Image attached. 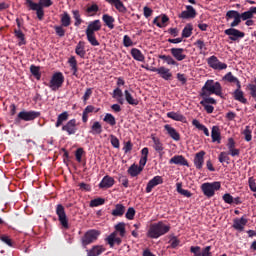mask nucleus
Segmentation results:
<instances>
[{"label":"nucleus","instance_id":"f257e3e1","mask_svg":"<svg viewBox=\"0 0 256 256\" xmlns=\"http://www.w3.org/2000/svg\"><path fill=\"white\" fill-rule=\"evenodd\" d=\"M24 6L30 11H36L37 19L43 21L45 13L44 8L53 6L52 0H39V3H35L33 0H24Z\"/></svg>","mask_w":256,"mask_h":256},{"label":"nucleus","instance_id":"f03ea898","mask_svg":"<svg viewBox=\"0 0 256 256\" xmlns=\"http://www.w3.org/2000/svg\"><path fill=\"white\" fill-rule=\"evenodd\" d=\"M223 88L219 82H215L214 80H207L204 83V86L201 89V93H199L200 97H209L215 94L218 97L223 95Z\"/></svg>","mask_w":256,"mask_h":256},{"label":"nucleus","instance_id":"7ed1b4c3","mask_svg":"<svg viewBox=\"0 0 256 256\" xmlns=\"http://www.w3.org/2000/svg\"><path fill=\"white\" fill-rule=\"evenodd\" d=\"M171 230L170 225L165 224L163 221L150 224L147 236L150 239H159Z\"/></svg>","mask_w":256,"mask_h":256},{"label":"nucleus","instance_id":"20e7f679","mask_svg":"<svg viewBox=\"0 0 256 256\" xmlns=\"http://www.w3.org/2000/svg\"><path fill=\"white\" fill-rule=\"evenodd\" d=\"M254 18V15L251 14L250 12L246 11L243 12L242 14H239L237 10H229L226 12V20H233V22L230 24V27H238V25L241 24V20L246 21V20H251Z\"/></svg>","mask_w":256,"mask_h":256},{"label":"nucleus","instance_id":"39448f33","mask_svg":"<svg viewBox=\"0 0 256 256\" xmlns=\"http://www.w3.org/2000/svg\"><path fill=\"white\" fill-rule=\"evenodd\" d=\"M221 188L220 182H204L201 185V191L204 196L208 199L213 198L216 191H219Z\"/></svg>","mask_w":256,"mask_h":256},{"label":"nucleus","instance_id":"423d86ee","mask_svg":"<svg viewBox=\"0 0 256 256\" xmlns=\"http://www.w3.org/2000/svg\"><path fill=\"white\" fill-rule=\"evenodd\" d=\"M40 112H36V111H22L19 112L16 119H14V121L16 122V124H20V122L22 121H34L37 118H40Z\"/></svg>","mask_w":256,"mask_h":256},{"label":"nucleus","instance_id":"0eeeda50","mask_svg":"<svg viewBox=\"0 0 256 256\" xmlns=\"http://www.w3.org/2000/svg\"><path fill=\"white\" fill-rule=\"evenodd\" d=\"M101 235V231L91 229L86 231L84 236L81 238L82 246H88L90 244H93L98 240V237Z\"/></svg>","mask_w":256,"mask_h":256},{"label":"nucleus","instance_id":"6e6552de","mask_svg":"<svg viewBox=\"0 0 256 256\" xmlns=\"http://www.w3.org/2000/svg\"><path fill=\"white\" fill-rule=\"evenodd\" d=\"M55 213L58 216V221H59L60 225L62 226V228L64 230H69V228H70L69 219H67L65 207L62 206V204H58L55 208Z\"/></svg>","mask_w":256,"mask_h":256},{"label":"nucleus","instance_id":"1a4fd4ad","mask_svg":"<svg viewBox=\"0 0 256 256\" xmlns=\"http://www.w3.org/2000/svg\"><path fill=\"white\" fill-rule=\"evenodd\" d=\"M145 70L150 71L152 73H157L161 76L163 80L169 81L173 78V73L170 72L169 68H166L165 66H161L160 68L156 67H146L142 66Z\"/></svg>","mask_w":256,"mask_h":256},{"label":"nucleus","instance_id":"9d476101","mask_svg":"<svg viewBox=\"0 0 256 256\" xmlns=\"http://www.w3.org/2000/svg\"><path fill=\"white\" fill-rule=\"evenodd\" d=\"M64 82H65V76H63L61 72L54 73L52 80H50L49 87L53 91H56L57 89L62 87Z\"/></svg>","mask_w":256,"mask_h":256},{"label":"nucleus","instance_id":"9b49d317","mask_svg":"<svg viewBox=\"0 0 256 256\" xmlns=\"http://www.w3.org/2000/svg\"><path fill=\"white\" fill-rule=\"evenodd\" d=\"M207 64L211 68H213L215 70H219V71L225 70L228 67L226 63L220 62L218 57H216V56H212V57L208 58Z\"/></svg>","mask_w":256,"mask_h":256},{"label":"nucleus","instance_id":"f8f14e48","mask_svg":"<svg viewBox=\"0 0 256 256\" xmlns=\"http://www.w3.org/2000/svg\"><path fill=\"white\" fill-rule=\"evenodd\" d=\"M224 34L229 36L230 41H238L239 39L245 37V32L239 31L234 27L226 29Z\"/></svg>","mask_w":256,"mask_h":256},{"label":"nucleus","instance_id":"ddd939ff","mask_svg":"<svg viewBox=\"0 0 256 256\" xmlns=\"http://www.w3.org/2000/svg\"><path fill=\"white\" fill-rule=\"evenodd\" d=\"M196 16H197V11L191 5L186 6V10H184L183 12H181V14H179V18L183 20L195 19Z\"/></svg>","mask_w":256,"mask_h":256},{"label":"nucleus","instance_id":"4468645a","mask_svg":"<svg viewBox=\"0 0 256 256\" xmlns=\"http://www.w3.org/2000/svg\"><path fill=\"white\" fill-rule=\"evenodd\" d=\"M247 223H249V220L246 218V216L235 218L233 220V228L238 232H242L243 230H245Z\"/></svg>","mask_w":256,"mask_h":256},{"label":"nucleus","instance_id":"2eb2a0df","mask_svg":"<svg viewBox=\"0 0 256 256\" xmlns=\"http://www.w3.org/2000/svg\"><path fill=\"white\" fill-rule=\"evenodd\" d=\"M62 131L67 132L68 135H75L77 132L76 119L73 118L62 126Z\"/></svg>","mask_w":256,"mask_h":256},{"label":"nucleus","instance_id":"dca6fc26","mask_svg":"<svg viewBox=\"0 0 256 256\" xmlns=\"http://www.w3.org/2000/svg\"><path fill=\"white\" fill-rule=\"evenodd\" d=\"M205 151H199L196 156H194V160H193V163H194V167H196V169L198 171H201L202 170V167H203V164L205 163Z\"/></svg>","mask_w":256,"mask_h":256},{"label":"nucleus","instance_id":"f3484780","mask_svg":"<svg viewBox=\"0 0 256 256\" xmlns=\"http://www.w3.org/2000/svg\"><path fill=\"white\" fill-rule=\"evenodd\" d=\"M170 53L172 57L178 62H182L187 59V55L184 54V48H172L170 49Z\"/></svg>","mask_w":256,"mask_h":256},{"label":"nucleus","instance_id":"a211bd4d","mask_svg":"<svg viewBox=\"0 0 256 256\" xmlns=\"http://www.w3.org/2000/svg\"><path fill=\"white\" fill-rule=\"evenodd\" d=\"M102 24L101 20H93L88 24L85 34H95V32L101 31Z\"/></svg>","mask_w":256,"mask_h":256},{"label":"nucleus","instance_id":"6ab92c4d","mask_svg":"<svg viewBox=\"0 0 256 256\" xmlns=\"http://www.w3.org/2000/svg\"><path fill=\"white\" fill-rule=\"evenodd\" d=\"M162 183H164V181L162 180L161 176H155L154 178L150 179L148 184H147V188H145V192L147 193H151V191L157 187L158 185H162Z\"/></svg>","mask_w":256,"mask_h":256},{"label":"nucleus","instance_id":"aec40b11","mask_svg":"<svg viewBox=\"0 0 256 256\" xmlns=\"http://www.w3.org/2000/svg\"><path fill=\"white\" fill-rule=\"evenodd\" d=\"M168 163L170 165L175 164L179 166L189 167L188 160L185 159L182 155H175L170 159V161H168Z\"/></svg>","mask_w":256,"mask_h":256},{"label":"nucleus","instance_id":"412c9836","mask_svg":"<svg viewBox=\"0 0 256 256\" xmlns=\"http://www.w3.org/2000/svg\"><path fill=\"white\" fill-rule=\"evenodd\" d=\"M113 185H115V179L109 175H106L103 177L102 181H100L99 188L108 189V188H112Z\"/></svg>","mask_w":256,"mask_h":256},{"label":"nucleus","instance_id":"4be33fe9","mask_svg":"<svg viewBox=\"0 0 256 256\" xmlns=\"http://www.w3.org/2000/svg\"><path fill=\"white\" fill-rule=\"evenodd\" d=\"M233 98L240 104H247V98H245V93L241 90V87H237V89L234 90Z\"/></svg>","mask_w":256,"mask_h":256},{"label":"nucleus","instance_id":"5701e85b","mask_svg":"<svg viewBox=\"0 0 256 256\" xmlns=\"http://www.w3.org/2000/svg\"><path fill=\"white\" fill-rule=\"evenodd\" d=\"M106 251V248L102 245H95L93 248L86 250L88 252V256H99L102 255Z\"/></svg>","mask_w":256,"mask_h":256},{"label":"nucleus","instance_id":"b1692460","mask_svg":"<svg viewBox=\"0 0 256 256\" xmlns=\"http://www.w3.org/2000/svg\"><path fill=\"white\" fill-rule=\"evenodd\" d=\"M125 212H126V207L123 204L118 203L114 205V209L112 210L111 214L114 217H123Z\"/></svg>","mask_w":256,"mask_h":256},{"label":"nucleus","instance_id":"393cba45","mask_svg":"<svg viewBox=\"0 0 256 256\" xmlns=\"http://www.w3.org/2000/svg\"><path fill=\"white\" fill-rule=\"evenodd\" d=\"M99 109H96L93 105H88L82 112V122L87 123L90 113H98Z\"/></svg>","mask_w":256,"mask_h":256},{"label":"nucleus","instance_id":"a878e982","mask_svg":"<svg viewBox=\"0 0 256 256\" xmlns=\"http://www.w3.org/2000/svg\"><path fill=\"white\" fill-rule=\"evenodd\" d=\"M165 130L168 136L171 137V139H174V141L176 142L180 141V134L176 129L172 128L169 124H166Z\"/></svg>","mask_w":256,"mask_h":256},{"label":"nucleus","instance_id":"bb28decb","mask_svg":"<svg viewBox=\"0 0 256 256\" xmlns=\"http://www.w3.org/2000/svg\"><path fill=\"white\" fill-rule=\"evenodd\" d=\"M75 54L81 59H85V55H87V51H85V42L80 41L77 43L75 48Z\"/></svg>","mask_w":256,"mask_h":256},{"label":"nucleus","instance_id":"cd10ccee","mask_svg":"<svg viewBox=\"0 0 256 256\" xmlns=\"http://www.w3.org/2000/svg\"><path fill=\"white\" fill-rule=\"evenodd\" d=\"M106 2H108V4H111L114 7H116L118 12H120V13H126L128 11L126 9V6L124 5V3L121 0H106Z\"/></svg>","mask_w":256,"mask_h":256},{"label":"nucleus","instance_id":"c85d7f7f","mask_svg":"<svg viewBox=\"0 0 256 256\" xmlns=\"http://www.w3.org/2000/svg\"><path fill=\"white\" fill-rule=\"evenodd\" d=\"M166 116L167 118L173 119L174 121L183 123L187 122V118H185V116L180 112H167Z\"/></svg>","mask_w":256,"mask_h":256},{"label":"nucleus","instance_id":"c756f323","mask_svg":"<svg viewBox=\"0 0 256 256\" xmlns=\"http://www.w3.org/2000/svg\"><path fill=\"white\" fill-rule=\"evenodd\" d=\"M71 16L66 11L63 12V14H60V26L61 27H70L71 26Z\"/></svg>","mask_w":256,"mask_h":256},{"label":"nucleus","instance_id":"7c9ffc66","mask_svg":"<svg viewBox=\"0 0 256 256\" xmlns=\"http://www.w3.org/2000/svg\"><path fill=\"white\" fill-rule=\"evenodd\" d=\"M211 138H212V143H217V144L221 143V133L218 126L212 127Z\"/></svg>","mask_w":256,"mask_h":256},{"label":"nucleus","instance_id":"2f4dec72","mask_svg":"<svg viewBox=\"0 0 256 256\" xmlns=\"http://www.w3.org/2000/svg\"><path fill=\"white\" fill-rule=\"evenodd\" d=\"M192 249H198L197 250V254L199 256H213V253L211 252L212 247L211 246H206L204 248H202L200 246H192Z\"/></svg>","mask_w":256,"mask_h":256},{"label":"nucleus","instance_id":"473e14b6","mask_svg":"<svg viewBox=\"0 0 256 256\" xmlns=\"http://www.w3.org/2000/svg\"><path fill=\"white\" fill-rule=\"evenodd\" d=\"M102 20L104 24L109 28V30H113L115 28V18L109 14H103Z\"/></svg>","mask_w":256,"mask_h":256},{"label":"nucleus","instance_id":"72a5a7b5","mask_svg":"<svg viewBox=\"0 0 256 256\" xmlns=\"http://www.w3.org/2000/svg\"><path fill=\"white\" fill-rule=\"evenodd\" d=\"M112 98L116 99V101L118 102V104L123 105L125 100L123 98V90L120 89V87H117L113 90L112 93Z\"/></svg>","mask_w":256,"mask_h":256},{"label":"nucleus","instance_id":"f704fd0d","mask_svg":"<svg viewBox=\"0 0 256 256\" xmlns=\"http://www.w3.org/2000/svg\"><path fill=\"white\" fill-rule=\"evenodd\" d=\"M103 132V128H102V125H101V122H93V125H91L90 127V131L89 133L91 135H101Z\"/></svg>","mask_w":256,"mask_h":256},{"label":"nucleus","instance_id":"c9c22d12","mask_svg":"<svg viewBox=\"0 0 256 256\" xmlns=\"http://www.w3.org/2000/svg\"><path fill=\"white\" fill-rule=\"evenodd\" d=\"M144 168L138 166L137 164H132L127 170V174H129L131 177H137L139 174L142 173Z\"/></svg>","mask_w":256,"mask_h":256},{"label":"nucleus","instance_id":"e433bc0d","mask_svg":"<svg viewBox=\"0 0 256 256\" xmlns=\"http://www.w3.org/2000/svg\"><path fill=\"white\" fill-rule=\"evenodd\" d=\"M116 236L117 233L113 232L112 234H109V236L106 238L109 246L113 247L115 244L120 245L122 243L121 238H117Z\"/></svg>","mask_w":256,"mask_h":256},{"label":"nucleus","instance_id":"4c0bfd02","mask_svg":"<svg viewBox=\"0 0 256 256\" xmlns=\"http://www.w3.org/2000/svg\"><path fill=\"white\" fill-rule=\"evenodd\" d=\"M192 125L196 127L199 131H202L207 137L210 136L209 129L206 128L204 124H201L200 121H198L197 119H193Z\"/></svg>","mask_w":256,"mask_h":256},{"label":"nucleus","instance_id":"58836bf2","mask_svg":"<svg viewBox=\"0 0 256 256\" xmlns=\"http://www.w3.org/2000/svg\"><path fill=\"white\" fill-rule=\"evenodd\" d=\"M148 153H149L148 147H144L142 149V157L139 160V166L138 167L144 169V167L146 166L147 161H148Z\"/></svg>","mask_w":256,"mask_h":256},{"label":"nucleus","instance_id":"ea45409f","mask_svg":"<svg viewBox=\"0 0 256 256\" xmlns=\"http://www.w3.org/2000/svg\"><path fill=\"white\" fill-rule=\"evenodd\" d=\"M130 54L134 60L144 62V55L138 48H132Z\"/></svg>","mask_w":256,"mask_h":256},{"label":"nucleus","instance_id":"a19ab883","mask_svg":"<svg viewBox=\"0 0 256 256\" xmlns=\"http://www.w3.org/2000/svg\"><path fill=\"white\" fill-rule=\"evenodd\" d=\"M69 120V113L62 112L58 115L57 122H55V128H59L63 125V122Z\"/></svg>","mask_w":256,"mask_h":256},{"label":"nucleus","instance_id":"79ce46f5","mask_svg":"<svg viewBox=\"0 0 256 256\" xmlns=\"http://www.w3.org/2000/svg\"><path fill=\"white\" fill-rule=\"evenodd\" d=\"M158 59H161L167 63V65H174V66H179V63L177 60L173 58V56L170 55H160L158 56Z\"/></svg>","mask_w":256,"mask_h":256},{"label":"nucleus","instance_id":"37998d69","mask_svg":"<svg viewBox=\"0 0 256 256\" xmlns=\"http://www.w3.org/2000/svg\"><path fill=\"white\" fill-rule=\"evenodd\" d=\"M14 36L19 40L18 46L26 45L25 34H23L21 29H14Z\"/></svg>","mask_w":256,"mask_h":256},{"label":"nucleus","instance_id":"c03bdc74","mask_svg":"<svg viewBox=\"0 0 256 256\" xmlns=\"http://www.w3.org/2000/svg\"><path fill=\"white\" fill-rule=\"evenodd\" d=\"M125 101L127 104L131 106H137L139 104L138 99L133 98V96L130 94L129 90H125Z\"/></svg>","mask_w":256,"mask_h":256},{"label":"nucleus","instance_id":"a18cd8bd","mask_svg":"<svg viewBox=\"0 0 256 256\" xmlns=\"http://www.w3.org/2000/svg\"><path fill=\"white\" fill-rule=\"evenodd\" d=\"M224 80L228 81L229 83H235L237 88H241V82L236 76H233L232 72L226 73Z\"/></svg>","mask_w":256,"mask_h":256},{"label":"nucleus","instance_id":"49530a36","mask_svg":"<svg viewBox=\"0 0 256 256\" xmlns=\"http://www.w3.org/2000/svg\"><path fill=\"white\" fill-rule=\"evenodd\" d=\"M176 191H178V193L180 195H183L186 198H191L192 197V193L191 192H189L188 190L182 188V183H177L176 184Z\"/></svg>","mask_w":256,"mask_h":256},{"label":"nucleus","instance_id":"de8ad7c7","mask_svg":"<svg viewBox=\"0 0 256 256\" xmlns=\"http://www.w3.org/2000/svg\"><path fill=\"white\" fill-rule=\"evenodd\" d=\"M68 64L71 67V71L73 72V76L77 77V60L75 56H71L70 59H68Z\"/></svg>","mask_w":256,"mask_h":256},{"label":"nucleus","instance_id":"09e8293b","mask_svg":"<svg viewBox=\"0 0 256 256\" xmlns=\"http://www.w3.org/2000/svg\"><path fill=\"white\" fill-rule=\"evenodd\" d=\"M193 26L192 24H186L183 31L181 32V37L189 38L192 36Z\"/></svg>","mask_w":256,"mask_h":256},{"label":"nucleus","instance_id":"8fccbe9b","mask_svg":"<svg viewBox=\"0 0 256 256\" xmlns=\"http://www.w3.org/2000/svg\"><path fill=\"white\" fill-rule=\"evenodd\" d=\"M86 39H88V42L93 47H98L99 42L97 38L95 37V33H86Z\"/></svg>","mask_w":256,"mask_h":256},{"label":"nucleus","instance_id":"3c124183","mask_svg":"<svg viewBox=\"0 0 256 256\" xmlns=\"http://www.w3.org/2000/svg\"><path fill=\"white\" fill-rule=\"evenodd\" d=\"M103 121L106 122L109 126L113 127L116 125V118L115 116H113L110 113H107L104 118Z\"/></svg>","mask_w":256,"mask_h":256},{"label":"nucleus","instance_id":"603ef678","mask_svg":"<svg viewBox=\"0 0 256 256\" xmlns=\"http://www.w3.org/2000/svg\"><path fill=\"white\" fill-rule=\"evenodd\" d=\"M0 240L8 247H15V242H13L12 239L6 234L0 235Z\"/></svg>","mask_w":256,"mask_h":256},{"label":"nucleus","instance_id":"864d4df0","mask_svg":"<svg viewBox=\"0 0 256 256\" xmlns=\"http://www.w3.org/2000/svg\"><path fill=\"white\" fill-rule=\"evenodd\" d=\"M73 19H75V27H80L81 23H83V20L80 16L79 10H72Z\"/></svg>","mask_w":256,"mask_h":256},{"label":"nucleus","instance_id":"5fc2aeb1","mask_svg":"<svg viewBox=\"0 0 256 256\" xmlns=\"http://www.w3.org/2000/svg\"><path fill=\"white\" fill-rule=\"evenodd\" d=\"M114 230L120 234V237H125L126 229H125V223L120 222L116 226H114Z\"/></svg>","mask_w":256,"mask_h":256},{"label":"nucleus","instance_id":"6e6d98bb","mask_svg":"<svg viewBox=\"0 0 256 256\" xmlns=\"http://www.w3.org/2000/svg\"><path fill=\"white\" fill-rule=\"evenodd\" d=\"M30 73H31L32 76H34L37 80H40V79H41V73H40V67H39V66L31 65V67H30Z\"/></svg>","mask_w":256,"mask_h":256},{"label":"nucleus","instance_id":"4d7b16f0","mask_svg":"<svg viewBox=\"0 0 256 256\" xmlns=\"http://www.w3.org/2000/svg\"><path fill=\"white\" fill-rule=\"evenodd\" d=\"M152 140L154 143L153 148H154V150H156V152L160 153V152L164 151V146L162 145V143L160 142V140L158 138L153 137Z\"/></svg>","mask_w":256,"mask_h":256},{"label":"nucleus","instance_id":"13d9d810","mask_svg":"<svg viewBox=\"0 0 256 256\" xmlns=\"http://www.w3.org/2000/svg\"><path fill=\"white\" fill-rule=\"evenodd\" d=\"M242 134L244 135V140H246V142H251L252 131L250 129V126H246V129L243 130Z\"/></svg>","mask_w":256,"mask_h":256},{"label":"nucleus","instance_id":"bf43d9fd","mask_svg":"<svg viewBox=\"0 0 256 256\" xmlns=\"http://www.w3.org/2000/svg\"><path fill=\"white\" fill-rule=\"evenodd\" d=\"M231 160V158L229 157V154L227 152H221L219 154V162L220 163H226L229 164V161Z\"/></svg>","mask_w":256,"mask_h":256},{"label":"nucleus","instance_id":"052dcab7","mask_svg":"<svg viewBox=\"0 0 256 256\" xmlns=\"http://www.w3.org/2000/svg\"><path fill=\"white\" fill-rule=\"evenodd\" d=\"M104 204H105V199H102V198H97V199H93L90 201L91 208L98 207V206L104 205Z\"/></svg>","mask_w":256,"mask_h":256},{"label":"nucleus","instance_id":"680f3d73","mask_svg":"<svg viewBox=\"0 0 256 256\" xmlns=\"http://www.w3.org/2000/svg\"><path fill=\"white\" fill-rule=\"evenodd\" d=\"M168 244H170L172 249H177V247L180 245V240L174 236L170 239V241H168Z\"/></svg>","mask_w":256,"mask_h":256},{"label":"nucleus","instance_id":"e2e57ef3","mask_svg":"<svg viewBox=\"0 0 256 256\" xmlns=\"http://www.w3.org/2000/svg\"><path fill=\"white\" fill-rule=\"evenodd\" d=\"M118 182L121 183L125 188H129V179L125 175H120L118 177Z\"/></svg>","mask_w":256,"mask_h":256},{"label":"nucleus","instance_id":"0e129e2a","mask_svg":"<svg viewBox=\"0 0 256 256\" xmlns=\"http://www.w3.org/2000/svg\"><path fill=\"white\" fill-rule=\"evenodd\" d=\"M194 46H196L199 49V51L207 50L205 42L201 39H198L196 42H194Z\"/></svg>","mask_w":256,"mask_h":256},{"label":"nucleus","instance_id":"69168bd1","mask_svg":"<svg viewBox=\"0 0 256 256\" xmlns=\"http://www.w3.org/2000/svg\"><path fill=\"white\" fill-rule=\"evenodd\" d=\"M55 34L58 35V37H65V29H63V26H54Z\"/></svg>","mask_w":256,"mask_h":256},{"label":"nucleus","instance_id":"338daca9","mask_svg":"<svg viewBox=\"0 0 256 256\" xmlns=\"http://www.w3.org/2000/svg\"><path fill=\"white\" fill-rule=\"evenodd\" d=\"M135 209L133 207H129V209H127V212L125 214L126 219L129 220H133L135 217Z\"/></svg>","mask_w":256,"mask_h":256},{"label":"nucleus","instance_id":"774afa93","mask_svg":"<svg viewBox=\"0 0 256 256\" xmlns=\"http://www.w3.org/2000/svg\"><path fill=\"white\" fill-rule=\"evenodd\" d=\"M202 99L203 100L200 102L201 105L216 104V100L214 98L202 97Z\"/></svg>","mask_w":256,"mask_h":256}]
</instances>
